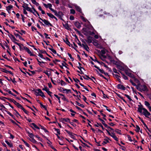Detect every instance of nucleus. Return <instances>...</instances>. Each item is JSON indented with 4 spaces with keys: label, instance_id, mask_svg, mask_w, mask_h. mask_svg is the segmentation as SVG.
Here are the masks:
<instances>
[{
    "label": "nucleus",
    "instance_id": "nucleus-26",
    "mask_svg": "<svg viewBox=\"0 0 151 151\" xmlns=\"http://www.w3.org/2000/svg\"><path fill=\"white\" fill-rule=\"evenodd\" d=\"M75 8L76 10L79 12L82 13V10L80 7L78 6H75Z\"/></svg>",
    "mask_w": 151,
    "mask_h": 151
},
{
    "label": "nucleus",
    "instance_id": "nucleus-30",
    "mask_svg": "<svg viewBox=\"0 0 151 151\" xmlns=\"http://www.w3.org/2000/svg\"><path fill=\"white\" fill-rule=\"evenodd\" d=\"M44 88H42V90L43 91H45L47 93L49 91V89L46 86L44 85Z\"/></svg>",
    "mask_w": 151,
    "mask_h": 151
},
{
    "label": "nucleus",
    "instance_id": "nucleus-34",
    "mask_svg": "<svg viewBox=\"0 0 151 151\" xmlns=\"http://www.w3.org/2000/svg\"><path fill=\"white\" fill-rule=\"evenodd\" d=\"M145 104V105L147 106L148 109H149V108L150 107V104L149 103V102L147 101H145L144 102Z\"/></svg>",
    "mask_w": 151,
    "mask_h": 151
},
{
    "label": "nucleus",
    "instance_id": "nucleus-8",
    "mask_svg": "<svg viewBox=\"0 0 151 151\" xmlns=\"http://www.w3.org/2000/svg\"><path fill=\"white\" fill-rule=\"evenodd\" d=\"M75 25L78 29H80L81 27V25L80 23L78 21L73 22Z\"/></svg>",
    "mask_w": 151,
    "mask_h": 151
},
{
    "label": "nucleus",
    "instance_id": "nucleus-19",
    "mask_svg": "<svg viewBox=\"0 0 151 151\" xmlns=\"http://www.w3.org/2000/svg\"><path fill=\"white\" fill-rule=\"evenodd\" d=\"M111 134H112L111 136L115 140L118 141L119 140L118 138L115 135V134L114 132H112Z\"/></svg>",
    "mask_w": 151,
    "mask_h": 151
},
{
    "label": "nucleus",
    "instance_id": "nucleus-16",
    "mask_svg": "<svg viewBox=\"0 0 151 151\" xmlns=\"http://www.w3.org/2000/svg\"><path fill=\"white\" fill-rule=\"evenodd\" d=\"M26 9L28 11L30 12L31 13H32L35 16H36L35 14V13L31 9V8H30L29 7L27 6L26 7Z\"/></svg>",
    "mask_w": 151,
    "mask_h": 151
},
{
    "label": "nucleus",
    "instance_id": "nucleus-20",
    "mask_svg": "<svg viewBox=\"0 0 151 151\" xmlns=\"http://www.w3.org/2000/svg\"><path fill=\"white\" fill-rule=\"evenodd\" d=\"M82 47L86 50L87 51H88V50H89V47L87 45H85L83 44H82Z\"/></svg>",
    "mask_w": 151,
    "mask_h": 151
},
{
    "label": "nucleus",
    "instance_id": "nucleus-49",
    "mask_svg": "<svg viewBox=\"0 0 151 151\" xmlns=\"http://www.w3.org/2000/svg\"><path fill=\"white\" fill-rule=\"evenodd\" d=\"M136 129H135V131L136 132H139V130H140V128L139 127L138 125H136Z\"/></svg>",
    "mask_w": 151,
    "mask_h": 151
},
{
    "label": "nucleus",
    "instance_id": "nucleus-61",
    "mask_svg": "<svg viewBox=\"0 0 151 151\" xmlns=\"http://www.w3.org/2000/svg\"><path fill=\"white\" fill-rule=\"evenodd\" d=\"M73 80L76 83H78V82H80V81L77 78H73Z\"/></svg>",
    "mask_w": 151,
    "mask_h": 151
},
{
    "label": "nucleus",
    "instance_id": "nucleus-7",
    "mask_svg": "<svg viewBox=\"0 0 151 151\" xmlns=\"http://www.w3.org/2000/svg\"><path fill=\"white\" fill-rule=\"evenodd\" d=\"M116 88L122 90H125L126 88L123 85L121 84H118L116 86Z\"/></svg>",
    "mask_w": 151,
    "mask_h": 151
},
{
    "label": "nucleus",
    "instance_id": "nucleus-17",
    "mask_svg": "<svg viewBox=\"0 0 151 151\" xmlns=\"http://www.w3.org/2000/svg\"><path fill=\"white\" fill-rule=\"evenodd\" d=\"M63 26L65 27V29L68 30H70L71 29L69 27L68 24V23H66L64 24L63 23Z\"/></svg>",
    "mask_w": 151,
    "mask_h": 151
},
{
    "label": "nucleus",
    "instance_id": "nucleus-5",
    "mask_svg": "<svg viewBox=\"0 0 151 151\" xmlns=\"http://www.w3.org/2000/svg\"><path fill=\"white\" fill-rule=\"evenodd\" d=\"M39 18L40 20L42 21L46 25H49L51 27L53 26L52 24L51 23H50L47 20L45 19H43L40 17H39Z\"/></svg>",
    "mask_w": 151,
    "mask_h": 151
},
{
    "label": "nucleus",
    "instance_id": "nucleus-31",
    "mask_svg": "<svg viewBox=\"0 0 151 151\" xmlns=\"http://www.w3.org/2000/svg\"><path fill=\"white\" fill-rule=\"evenodd\" d=\"M12 8L13 6L11 5H9L8 6L6 7V9L8 11L9 13V11Z\"/></svg>",
    "mask_w": 151,
    "mask_h": 151
},
{
    "label": "nucleus",
    "instance_id": "nucleus-41",
    "mask_svg": "<svg viewBox=\"0 0 151 151\" xmlns=\"http://www.w3.org/2000/svg\"><path fill=\"white\" fill-rule=\"evenodd\" d=\"M98 119L99 120H100L102 122V124L104 126L106 124L105 123V121L103 120L102 119H101V118H99V117L98 118Z\"/></svg>",
    "mask_w": 151,
    "mask_h": 151
},
{
    "label": "nucleus",
    "instance_id": "nucleus-6",
    "mask_svg": "<svg viewBox=\"0 0 151 151\" xmlns=\"http://www.w3.org/2000/svg\"><path fill=\"white\" fill-rule=\"evenodd\" d=\"M139 104L141 105H138V108L137 109V111L139 113L142 114V110H143V109H145L143 107V106L141 104L140 102H139Z\"/></svg>",
    "mask_w": 151,
    "mask_h": 151
},
{
    "label": "nucleus",
    "instance_id": "nucleus-63",
    "mask_svg": "<svg viewBox=\"0 0 151 151\" xmlns=\"http://www.w3.org/2000/svg\"><path fill=\"white\" fill-rule=\"evenodd\" d=\"M129 81L133 86H136V84L133 82L132 80L130 79L129 80Z\"/></svg>",
    "mask_w": 151,
    "mask_h": 151
},
{
    "label": "nucleus",
    "instance_id": "nucleus-4",
    "mask_svg": "<svg viewBox=\"0 0 151 151\" xmlns=\"http://www.w3.org/2000/svg\"><path fill=\"white\" fill-rule=\"evenodd\" d=\"M94 67L98 70L101 73L104 74L105 76H107L109 77V76L110 75H109L108 73L105 72L103 69H100L99 67L95 65H94Z\"/></svg>",
    "mask_w": 151,
    "mask_h": 151
},
{
    "label": "nucleus",
    "instance_id": "nucleus-11",
    "mask_svg": "<svg viewBox=\"0 0 151 151\" xmlns=\"http://www.w3.org/2000/svg\"><path fill=\"white\" fill-rule=\"evenodd\" d=\"M19 108L22 109L23 111L26 114L29 115V112L27 111L25 109H24L22 106L19 104Z\"/></svg>",
    "mask_w": 151,
    "mask_h": 151
},
{
    "label": "nucleus",
    "instance_id": "nucleus-37",
    "mask_svg": "<svg viewBox=\"0 0 151 151\" xmlns=\"http://www.w3.org/2000/svg\"><path fill=\"white\" fill-rule=\"evenodd\" d=\"M52 48H52H52L49 47L48 49L50 50H51L54 54H57V53L56 52V51L55 50H54Z\"/></svg>",
    "mask_w": 151,
    "mask_h": 151
},
{
    "label": "nucleus",
    "instance_id": "nucleus-28",
    "mask_svg": "<svg viewBox=\"0 0 151 151\" xmlns=\"http://www.w3.org/2000/svg\"><path fill=\"white\" fill-rule=\"evenodd\" d=\"M69 135L70 137L73 139H76L75 138V137L74 136V135H77L76 134H74V133L70 132V133L69 134H68Z\"/></svg>",
    "mask_w": 151,
    "mask_h": 151
},
{
    "label": "nucleus",
    "instance_id": "nucleus-57",
    "mask_svg": "<svg viewBox=\"0 0 151 151\" xmlns=\"http://www.w3.org/2000/svg\"><path fill=\"white\" fill-rule=\"evenodd\" d=\"M80 136L81 137V138L84 140V141L85 142L88 143V144L89 145H91V146L92 145L90 142H89L87 140H85L82 137H81V136Z\"/></svg>",
    "mask_w": 151,
    "mask_h": 151
},
{
    "label": "nucleus",
    "instance_id": "nucleus-55",
    "mask_svg": "<svg viewBox=\"0 0 151 151\" xmlns=\"http://www.w3.org/2000/svg\"><path fill=\"white\" fill-rule=\"evenodd\" d=\"M143 87L142 88V91H145L147 89V87L145 85H143Z\"/></svg>",
    "mask_w": 151,
    "mask_h": 151
},
{
    "label": "nucleus",
    "instance_id": "nucleus-38",
    "mask_svg": "<svg viewBox=\"0 0 151 151\" xmlns=\"http://www.w3.org/2000/svg\"><path fill=\"white\" fill-rule=\"evenodd\" d=\"M31 125H32L33 127L38 129H39L40 128L38 127L34 123H32L31 124Z\"/></svg>",
    "mask_w": 151,
    "mask_h": 151
},
{
    "label": "nucleus",
    "instance_id": "nucleus-56",
    "mask_svg": "<svg viewBox=\"0 0 151 151\" xmlns=\"http://www.w3.org/2000/svg\"><path fill=\"white\" fill-rule=\"evenodd\" d=\"M68 56L70 57V58L71 59V60L73 61L74 60V59L72 57L71 55L69 53H68Z\"/></svg>",
    "mask_w": 151,
    "mask_h": 151
},
{
    "label": "nucleus",
    "instance_id": "nucleus-3",
    "mask_svg": "<svg viewBox=\"0 0 151 151\" xmlns=\"http://www.w3.org/2000/svg\"><path fill=\"white\" fill-rule=\"evenodd\" d=\"M143 109V111L142 112V114L144 115L145 117L150 118V117L148 116L151 115L150 113L145 108Z\"/></svg>",
    "mask_w": 151,
    "mask_h": 151
},
{
    "label": "nucleus",
    "instance_id": "nucleus-40",
    "mask_svg": "<svg viewBox=\"0 0 151 151\" xmlns=\"http://www.w3.org/2000/svg\"><path fill=\"white\" fill-rule=\"evenodd\" d=\"M119 72L121 73L122 74V77L125 80H128V77L127 76H125L124 74L122 73L121 72L119 71Z\"/></svg>",
    "mask_w": 151,
    "mask_h": 151
},
{
    "label": "nucleus",
    "instance_id": "nucleus-23",
    "mask_svg": "<svg viewBox=\"0 0 151 151\" xmlns=\"http://www.w3.org/2000/svg\"><path fill=\"white\" fill-rule=\"evenodd\" d=\"M61 119L62 120V122L64 124H65V123L64 122H63V121L68 122H69V121L70 120V119L68 118H61Z\"/></svg>",
    "mask_w": 151,
    "mask_h": 151
},
{
    "label": "nucleus",
    "instance_id": "nucleus-29",
    "mask_svg": "<svg viewBox=\"0 0 151 151\" xmlns=\"http://www.w3.org/2000/svg\"><path fill=\"white\" fill-rule=\"evenodd\" d=\"M37 62L39 63H38V64L40 65V66L42 67H44V65H43L41 64H42V63L45 64V63H46L45 62H43V61H40L39 60Z\"/></svg>",
    "mask_w": 151,
    "mask_h": 151
},
{
    "label": "nucleus",
    "instance_id": "nucleus-52",
    "mask_svg": "<svg viewBox=\"0 0 151 151\" xmlns=\"http://www.w3.org/2000/svg\"><path fill=\"white\" fill-rule=\"evenodd\" d=\"M58 15L59 16L58 17L63 16L64 15V14L62 12L60 11L58 12Z\"/></svg>",
    "mask_w": 151,
    "mask_h": 151
},
{
    "label": "nucleus",
    "instance_id": "nucleus-35",
    "mask_svg": "<svg viewBox=\"0 0 151 151\" xmlns=\"http://www.w3.org/2000/svg\"><path fill=\"white\" fill-rule=\"evenodd\" d=\"M85 40L88 44H89V43H92V41H93L92 39H88V38H87V40L85 39Z\"/></svg>",
    "mask_w": 151,
    "mask_h": 151
},
{
    "label": "nucleus",
    "instance_id": "nucleus-47",
    "mask_svg": "<svg viewBox=\"0 0 151 151\" xmlns=\"http://www.w3.org/2000/svg\"><path fill=\"white\" fill-rule=\"evenodd\" d=\"M143 124L144 126L146 128V129H147V130L149 132H151V129H149L146 124L145 123H144Z\"/></svg>",
    "mask_w": 151,
    "mask_h": 151
},
{
    "label": "nucleus",
    "instance_id": "nucleus-44",
    "mask_svg": "<svg viewBox=\"0 0 151 151\" xmlns=\"http://www.w3.org/2000/svg\"><path fill=\"white\" fill-rule=\"evenodd\" d=\"M11 100L12 101V102H13L19 108V103L15 101L13 99Z\"/></svg>",
    "mask_w": 151,
    "mask_h": 151
},
{
    "label": "nucleus",
    "instance_id": "nucleus-22",
    "mask_svg": "<svg viewBox=\"0 0 151 151\" xmlns=\"http://www.w3.org/2000/svg\"><path fill=\"white\" fill-rule=\"evenodd\" d=\"M122 94L125 96L126 97H127L128 99L129 100V101H133L131 98L128 95L126 94H124V93H122Z\"/></svg>",
    "mask_w": 151,
    "mask_h": 151
},
{
    "label": "nucleus",
    "instance_id": "nucleus-51",
    "mask_svg": "<svg viewBox=\"0 0 151 151\" xmlns=\"http://www.w3.org/2000/svg\"><path fill=\"white\" fill-rule=\"evenodd\" d=\"M55 131H56L58 133L57 134L60 135V130L59 129H56V128H54V129Z\"/></svg>",
    "mask_w": 151,
    "mask_h": 151
},
{
    "label": "nucleus",
    "instance_id": "nucleus-46",
    "mask_svg": "<svg viewBox=\"0 0 151 151\" xmlns=\"http://www.w3.org/2000/svg\"><path fill=\"white\" fill-rule=\"evenodd\" d=\"M121 131V130L117 129H116L115 130V132L119 134H122V133L120 132Z\"/></svg>",
    "mask_w": 151,
    "mask_h": 151
},
{
    "label": "nucleus",
    "instance_id": "nucleus-13",
    "mask_svg": "<svg viewBox=\"0 0 151 151\" xmlns=\"http://www.w3.org/2000/svg\"><path fill=\"white\" fill-rule=\"evenodd\" d=\"M93 42H92L93 44L96 46H98L99 45V44L98 43V40L93 38V40H92Z\"/></svg>",
    "mask_w": 151,
    "mask_h": 151
},
{
    "label": "nucleus",
    "instance_id": "nucleus-39",
    "mask_svg": "<svg viewBox=\"0 0 151 151\" xmlns=\"http://www.w3.org/2000/svg\"><path fill=\"white\" fill-rule=\"evenodd\" d=\"M5 142L10 147H13V145L12 144V143L9 142L7 140H6Z\"/></svg>",
    "mask_w": 151,
    "mask_h": 151
},
{
    "label": "nucleus",
    "instance_id": "nucleus-25",
    "mask_svg": "<svg viewBox=\"0 0 151 151\" xmlns=\"http://www.w3.org/2000/svg\"><path fill=\"white\" fill-rule=\"evenodd\" d=\"M48 72L49 71L47 70H44L43 72L46 74L48 77H49V76L51 75V73L50 71L49 72V73H48Z\"/></svg>",
    "mask_w": 151,
    "mask_h": 151
},
{
    "label": "nucleus",
    "instance_id": "nucleus-48",
    "mask_svg": "<svg viewBox=\"0 0 151 151\" xmlns=\"http://www.w3.org/2000/svg\"><path fill=\"white\" fill-rule=\"evenodd\" d=\"M119 145V146L121 147H122L123 148H122L121 149L122 150H124V151H126V148L124 147V146H122L118 142H117L116 143Z\"/></svg>",
    "mask_w": 151,
    "mask_h": 151
},
{
    "label": "nucleus",
    "instance_id": "nucleus-43",
    "mask_svg": "<svg viewBox=\"0 0 151 151\" xmlns=\"http://www.w3.org/2000/svg\"><path fill=\"white\" fill-rule=\"evenodd\" d=\"M60 84L62 86H65L67 85L66 83L63 80H61Z\"/></svg>",
    "mask_w": 151,
    "mask_h": 151
},
{
    "label": "nucleus",
    "instance_id": "nucleus-58",
    "mask_svg": "<svg viewBox=\"0 0 151 151\" xmlns=\"http://www.w3.org/2000/svg\"><path fill=\"white\" fill-rule=\"evenodd\" d=\"M88 33L90 35L93 36L95 34V33L93 32H91V31L88 32Z\"/></svg>",
    "mask_w": 151,
    "mask_h": 151
},
{
    "label": "nucleus",
    "instance_id": "nucleus-27",
    "mask_svg": "<svg viewBox=\"0 0 151 151\" xmlns=\"http://www.w3.org/2000/svg\"><path fill=\"white\" fill-rule=\"evenodd\" d=\"M26 47L24 46L22 44L19 43V50L21 51H22L23 50H24V47Z\"/></svg>",
    "mask_w": 151,
    "mask_h": 151
},
{
    "label": "nucleus",
    "instance_id": "nucleus-10",
    "mask_svg": "<svg viewBox=\"0 0 151 151\" xmlns=\"http://www.w3.org/2000/svg\"><path fill=\"white\" fill-rule=\"evenodd\" d=\"M24 49L25 50V51L28 53V54L30 55H33V54L32 53V52L27 47H24Z\"/></svg>",
    "mask_w": 151,
    "mask_h": 151
},
{
    "label": "nucleus",
    "instance_id": "nucleus-45",
    "mask_svg": "<svg viewBox=\"0 0 151 151\" xmlns=\"http://www.w3.org/2000/svg\"><path fill=\"white\" fill-rule=\"evenodd\" d=\"M11 39L12 40V41L14 42H15L16 41H17L16 38L13 36V35H11Z\"/></svg>",
    "mask_w": 151,
    "mask_h": 151
},
{
    "label": "nucleus",
    "instance_id": "nucleus-2",
    "mask_svg": "<svg viewBox=\"0 0 151 151\" xmlns=\"http://www.w3.org/2000/svg\"><path fill=\"white\" fill-rule=\"evenodd\" d=\"M110 62L111 63H112L113 64H114L116 66V67L117 68L122 70V69H123L124 68L121 66L119 63H118V62L114 60H110Z\"/></svg>",
    "mask_w": 151,
    "mask_h": 151
},
{
    "label": "nucleus",
    "instance_id": "nucleus-54",
    "mask_svg": "<svg viewBox=\"0 0 151 151\" xmlns=\"http://www.w3.org/2000/svg\"><path fill=\"white\" fill-rule=\"evenodd\" d=\"M96 123L100 127H101L102 129L103 130H105L106 129H105L103 127V126L100 123H98L97 122H96Z\"/></svg>",
    "mask_w": 151,
    "mask_h": 151
},
{
    "label": "nucleus",
    "instance_id": "nucleus-21",
    "mask_svg": "<svg viewBox=\"0 0 151 151\" xmlns=\"http://www.w3.org/2000/svg\"><path fill=\"white\" fill-rule=\"evenodd\" d=\"M139 85H140V83L138 84L137 85H136V86H136V88L139 91L142 92V88L140 87Z\"/></svg>",
    "mask_w": 151,
    "mask_h": 151
},
{
    "label": "nucleus",
    "instance_id": "nucleus-42",
    "mask_svg": "<svg viewBox=\"0 0 151 151\" xmlns=\"http://www.w3.org/2000/svg\"><path fill=\"white\" fill-rule=\"evenodd\" d=\"M104 140L105 141H104L102 144L103 145H104L105 144H107V143H109V142L108 140L106 139H104Z\"/></svg>",
    "mask_w": 151,
    "mask_h": 151
},
{
    "label": "nucleus",
    "instance_id": "nucleus-15",
    "mask_svg": "<svg viewBox=\"0 0 151 151\" xmlns=\"http://www.w3.org/2000/svg\"><path fill=\"white\" fill-rule=\"evenodd\" d=\"M95 70L97 72V73L98 74V75L100 77H102L104 79H105L107 81H108V80L107 78H106V77H105L102 74L100 73L98 70H97L96 69H95Z\"/></svg>",
    "mask_w": 151,
    "mask_h": 151
},
{
    "label": "nucleus",
    "instance_id": "nucleus-14",
    "mask_svg": "<svg viewBox=\"0 0 151 151\" xmlns=\"http://www.w3.org/2000/svg\"><path fill=\"white\" fill-rule=\"evenodd\" d=\"M82 77L85 79L87 80H88L89 79H90V80H91V81H92L94 82V81L93 80L92 78H90L88 76V75H86L85 74V76H82Z\"/></svg>",
    "mask_w": 151,
    "mask_h": 151
},
{
    "label": "nucleus",
    "instance_id": "nucleus-64",
    "mask_svg": "<svg viewBox=\"0 0 151 151\" xmlns=\"http://www.w3.org/2000/svg\"><path fill=\"white\" fill-rule=\"evenodd\" d=\"M80 40L83 43V44L85 45H86V41H85V40H84L83 39H82V38H81Z\"/></svg>",
    "mask_w": 151,
    "mask_h": 151
},
{
    "label": "nucleus",
    "instance_id": "nucleus-36",
    "mask_svg": "<svg viewBox=\"0 0 151 151\" xmlns=\"http://www.w3.org/2000/svg\"><path fill=\"white\" fill-rule=\"evenodd\" d=\"M47 15L51 18L53 19L55 17L54 15L50 13H47Z\"/></svg>",
    "mask_w": 151,
    "mask_h": 151
},
{
    "label": "nucleus",
    "instance_id": "nucleus-59",
    "mask_svg": "<svg viewBox=\"0 0 151 151\" xmlns=\"http://www.w3.org/2000/svg\"><path fill=\"white\" fill-rule=\"evenodd\" d=\"M82 33H83V32H86V33H88V32L86 28H83L82 29Z\"/></svg>",
    "mask_w": 151,
    "mask_h": 151
},
{
    "label": "nucleus",
    "instance_id": "nucleus-60",
    "mask_svg": "<svg viewBox=\"0 0 151 151\" xmlns=\"http://www.w3.org/2000/svg\"><path fill=\"white\" fill-rule=\"evenodd\" d=\"M70 13L71 14H74L76 12L74 9H70Z\"/></svg>",
    "mask_w": 151,
    "mask_h": 151
},
{
    "label": "nucleus",
    "instance_id": "nucleus-53",
    "mask_svg": "<svg viewBox=\"0 0 151 151\" xmlns=\"http://www.w3.org/2000/svg\"><path fill=\"white\" fill-rule=\"evenodd\" d=\"M40 106L42 108L43 107V108H44L45 110H47V109L46 107V106L45 105H44L43 104H42V103H40Z\"/></svg>",
    "mask_w": 151,
    "mask_h": 151
},
{
    "label": "nucleus",
    "instance_id": "nucleus-1",
    "mask_svg": "<svg viewBox=\"0 0 151 151\" xmlns=\"http://www.w3.org/2000/svg\"><path fill=\"white\" fill-rule=\"evenodd\" d=\"M35 92L36 93L35 95L37 96H40L43 98L45 97V96L44 93L40 89L38 88L36 89L35 91Z\"/></svg>",
    "mask_w": 151,
    "mask_h": 151
},
{
    "label": "nucleus",
    "instance_id": "nucleus-12",
    "mask_svg": "<svg viewBox=\"0 0 151 151\" xmlns=\"http://www.w3.org/2000/svg\"><path fill=\"white\" fill-rule=\"evenodd\" d=\"M65 40L63 39V41L65 42L66 44L68 45L69 47H70L71 44H70V42L69 41L68 38L67 37H66L65 38Z\"/></svg>",
    "mask_w": 151,
    "mask_h": 151
},
{
    "label": "nucleus",
    "instance_id": "nucleus-50",
    "mask_svg": "<svg viewBox=\"0 0 151 151\" xmlns=\"http://www.w3.org/2000/svg\"><path fill=\"white\" fill-rule=\"evenodd\" d=\"M28 136L31 139L34 138L35 135H34L32 133H30L28 135Z\"/></svg>",
    "mask_w": 151,
    "mask_h": 151
},
{
    "label": "nucleus",
    "instance_id": "nucleus-9",
    "mask_svg": "<svg viewBox=\"0 0 151 151\" xmlns=\"http://www.w3.org/2000/svg\"><path fill=\"white\" fill-rule=\"evenodd\" d=\"M112 75L114 78H115L117 79V80L119 81V83H121V80L119 78V77H120L119 76H118L117 74H114L113 73H112Z\"/></svg>",
    "mask_w": 151,
    "mask_h": 151
},
{
    "label": "nucleus",
    "instance_id": "nucleus-33",
    "mask_svg": "<svg viewBox=\"0 0 151 151\" xmlns=\"http://www.w3.org/2000/svg\"><path fill=\"white\" fill-rule=\"evenodd\" d=\"M81 17L82 20L85 22H86L87 21L90 24V22L88 21L83 16H81Z\"/></svg>",
    "mask_w": 151,
    "mask_h": 151
},
{
    "label": "nucleus",
    "instance_id": "nucleus-62",
    "mask_svg": "<svg viewBox=\"0 0 151 151\" xmlns=\"http://www.w3.org/2000/svg\"><path fill=\"white\" fill-rule=\"evenodd\" d=\"M127 137L128 140L129 141H130V142L132 141V140L131 139V137L130 136V135H127Z\"/></svg>",
    "mask_w": 151,
    "mask_h": 151
},
{
    "label": "nucleus",
    "instance_id": "nucleus-24",
    "mask_svg": "<svg viewBox=\"0 0 151 151\" xmlns=\"http://www.w3.org/2000/svg\"><path fill=\"white\" fill-rule=\"evenodd\" d=\"M73 43L74 46L75 47H74L73 46V45L72 44L71 45L70 47H71L73 48H74V50H75L76 51H77V48H78L77 46L76 45V43L75 42H73Z\"/></svg>",
    "mask_w": 151,
    "mask_h": 151
},
{
    "label": "nucleus",
    "instance_id": "nucleus-32",
    "mask_svg": "<svg viewBox=\"0 0 151 151\" xmlns=\"http://www.w3.org/2000/svg\"><path fill=\"white\" fill-rule=\"evenodd\" d=\"M29 140L31 141L34 144H38V143L35 140V139L33 138L31 139H29Z\"/></svg>",
    "mask_w": 151,
    "mask_h": 151
},
{
    "label": "nucleus",
    "instance_id": "nucleus-18",
    "mask_svg": "<svg viewBox=\"0 0 151 151\" xmlns=\"http://www.w3.org/2000/svg\"><path fill=\"white\" fill-rule=\"evenodd\" d=\"M125 73L127 76H129V77L133 78H134V75L131 73H129L127 71H126Z\"/></svg>",
    "mask_w": 151,
    "mask_h": 151
}]
</instances>
